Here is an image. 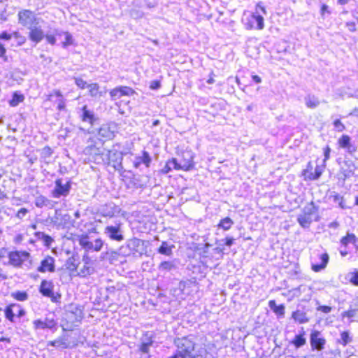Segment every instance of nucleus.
Instances as JSON below:
<instances>
[{
	"instance_id": "f257e3e1",
	"label": "nucleus",
	"mask_w": 358,
	"mask_h": 358,
	"mask_svg": "<svg viewBox=\"0 0 358 358\" xmlns=\"http://www.w3.org/2000/svg\"><path fill=\"white\" fill-rule=\"evenodd\" d=\"M173 343L177 347L176 354L179 358H199L196 355L195 343L189 336L177 338Z\"/></svg>"
},
{
	"instance_id": "f03ea898",
	"label": "nucleus",
	"mask_w": 358,
	"mask_h": 358,
	"mask_svg": "<svg viewBox=\"0 0 358 358\" xmlns=\"http://www.w3.org/2000/svg\"><path fill=\"white\" fill-rule=\"evenodd\" d=\"M78 243L85 253L99 252L103 246V241L101 238L92 239L87 234L80 236Z\"/></svg>"
},
{
	"instance_id": "7ed1b4c3",
	"label": "nucleus",
	"mask_w": 358,
	"mask_h": 358,
	"mask_svg": "<svg viewBox=\"0 0 358 358\" xmlns=\"http://www.w3.org/2000/svg\"><path fill=\"white\" fill-rule=\"evenodd\" d=\"M17 17L18 23L27 29L33 27L34 25H38L41 20V18L37 17L33 11L27 9L20 11Z\"/></svg>"
},
{
	"instance_id": "20e7f679",
	"label": "nucleus",
	"mask_w": 358,
	"mask_h": 358,
	"mask_svg": "<svg viewBox=\"0 0 358 358\" xmlns=\"http://www.w3.org/2000/svg\"><path fill=\"white\" fill-rule=\"evenodd\" d=\"M71 189V182L68 180L66 182H63L62 178H58L55 182V187L51 191V195L53 198H60L62 196H67Z\"/></svg>"
},
{
	"instance_id": "39448f33",
	"label": "nucleus",
	"mask_w": 358,
	"mask_h": 358,
	"mask_svg": "<svg viewBox=\"0 0 358 358\" xmlns=\"http://www.w3.org/2000/svg\"><path fill=\"white\" fill-rule=\"evenodd\" d=\"M30 254L27 251H12L8 255L9 264L14 267H21L22 264L29 260Z\"/></svg>"
},
{
	"instance_id": "423d86ee",
	"label": "nucleus",
	"mask_w": 358,
	"mask_h": 358,
	"mask_svg": "<svg viewBox=\"0 0 358 358\" xmlns=\"http://www.w3.org/2000/svg\"><path fill=\"white\" fill-rule=\"evenodd\" d=\"M329 257L327 252H317L315 257L311 258V268L315 272H320L327 267Z\"/></svg>"
},
{
	"instance_id": "0eeeda50",
	"label": "nucleus",
	"mask_w": 358,
	"mask_h": 358,
	"mask_svg": "<svg viewBox=\"0 0 358 358\" xmlns=\"http://www.w3.org/2000/svg\"><path fill=\"white\" fill-rule=\"evenodd\" d=\"M57 322L54 316H46L44 320H36L33 322V327L35 330L38 329H56Z\"/></svg>"
},
{
	"instance_id": "6e6552de",
	"label": "nucleus",
	"mask_w": 358,
	"mask_h": 358,
	"mask_svg": "<svg viewBox=\"0 0 358 358\" xmlns=\"http://www.w3.org/2000/svg\"><path fill=\"white\" fill-rule=\"evenodd\" d=\"M191 168V162H187L183 164L178 163L176 158H172L166 162L162 169V172L164 174L169 173L173 169L176 170L189 171Z\"/></svg>"
},
{
	"instance_id": "1a4fd4ad",
	"label": "nucleus",
	"mask_w": 358,
	"mask_h": 358,
	"mask_svg": "<svg viewBox=\"0 0 358 358\" xmlns=\"http://www.w3.org/2000/svg\"><path fill=\"white\" fill-rule=\"evenodd\" d=\"M104 233L111 240L116 241H122L124 240L120 223L116 224L115 225H108L105 228Z\"/></svg>"
},
{
	"instance_id": "9d476101",
	"label": "nucleus",
	"mask_w": 358,
	"mask_h": 358,
	"mask_svg": "<svg viewBox=\"0 0 358 358\" xmlns=\"http://www.w3.org/2000/svg\"><path fill=\"white\" fill-rule=\"evenodd\" d=\"M310 343L312 350L320 351L324 348L326 344V340L322 336L321 332L314 330L311 332L310 336Z\"/></svg>"
},
{
	"instance_id": "9b49d317",
	"label": "nucleus",
	"mask_w": 358,
	"mask_h": 358,
	"mask_svg": "<svg viewBox=\"0 0 358 358\" xmlns=\"http://www.w3.org/2000/svg\"><path fill=\"white\" fill-rule=\"evenodd\" d=\"M55 259L50 255H47L41 260L40 266L37 268V271L40 273H53L55 271Z\"/></svg>"
},
{
	"instance_id": "f8f14e48",
	"label": "nucleus",
	"mask_w": 358,
	"mask_h": 358,
	"mask_svg": "<svg viewBox=\"0 0 358 358\" xmlns=\"http://www.w3.org/2000/svg\"><path fill=\"white\" fill-rule=\"evenodd\" d=\"M115 129L116 125L114 123L103 124L98 131V135L103 138V141L110 140L115 136Z\"/></svg>"
},
{
	"instance_id": "ddd939ff",
	"label": "nucleus",
	"mask_w": 358,
	"mask_h": 358,
	"mask_svg": "<svg viewBox=\"0 0 358 358\" xmlns=\"http://www.w3.org/2000/svg\"><path fill=\"white\" fill-rule=\"evenodd\" d=\"M67 317L73 322H80L83 317V309L80 306L71 304L69 306Z\"/></svg>"
},
{
	"instance_id": "4468645a",
	"label": "nucleus",
	"mask_w": 358,
	"mask_h": 358,
	"mask_svg": "<svg viewBox=\"0 0 358 358\" xmlns=\"http://www.w3.org/2000/svg\"><path fill=\"white\" fill-rule=\"evenodd\" d=\"M264 27V17L257 13H253L248 19L247 29L262 30Z\"/></svg>"
},
{
	"instance_id": "2eb2a0df",
	"label": "nucleus",
	"mask_w": 358,
	"mask_h": 358,
	"mask_svg": "<svg viewBox=\"0 0 358 358\" xmlns=\"http://www.w3.org/2000/svg\"><path fill=\"white\" fill-rule=\"evenodd\" d=\"M28 29H29V38L36 44H38L44 38L45 34L39 24L38 25H34L33 27L29 28Z\"/></svg>"
},
{
	"instance_id": "dca6fc26",
	"label": "nucleus",
	"mask_w": 358,
	"mask_h": 358,
	"mask_svg": "<svg viewBox=\"0 0 358 358\" xmlns=\"http://www.w3.org/2000/svg\"><path fill=\"white\" fill-rule=\"evenodd\" d=\"M80 118L83 122H88L91 125H93L98 120V118L95 116L94 112L88 109L86 105L83 106L81 108Z\"/></svg>"
},
{
	"instance_id": "f3484780",
	"label": "nucleus",
	"mask_w": 358,
	"mask_h": 358,
	"mask_svg": "<svg viewBox=\"0 0 358 358\" xmlns=\"http://www.w3.org/2000/svg\"><path fill=\"white\" fill-rule=\"evenodd\" d=\"M55 96L57 97V100L55 102L57 103V108L58 110L62 111L66 109V99L63 96L60 90H55L48 96L47 100L50 101H52L53 96Z\"/></svg>"
},
{
	"instance_id": "a211bd4d",
	"label": "nucleus",
	"mask_w": 358,
	"mask_h": 358,
	"mask_svg": "<svg viewBox=\"0 0 358 358\" xmlns=\"http://www.w3.org/2000/svg\"><path fill=\"white\" fill-rule=\"evenodd\" d=\"M53 288L54 285L52 281L43 280L41 282L39 292L44 296L54 298Z\"/></svg>"
},
{
	"instance_id": "6ab92c4d",
	"label": "nucleus",
	"mask_w": 358,
	"mask_h": 358,
	"mask_svg": "<svg viewBox=\"0 0 358 358\" xmlns=\"http://www.w3.org/2000/svg\"><path fill=\"white\" fill-rule=\"evenodd\" d=\"M55 34L58 36H64V41L62 43V46L63 48L65 49L69 45H72L74 44V39L69 32L64 31L62 30H56Z\"/></svg>"
},
{
	"instance_id": "aec40b11",
	"label": "nucleus",
	"mask_w": 358,
	"mask_h": 358,
	"mask_svg": "<svg viewBox=\"0 0 358 358\" xmlns=\"http://www.w3.org/2000/svg\"><path fill=\"white\" fill-rule=\"evenodd\" d=\"M117 206H116L114 203H108L103 206L101 208V213L104 217H113L114 215L118 212Z\"/></svg>"
},
{
	"instance_id": "412c9836",
	"label": "nucleus",
	"mask_w": 358,
	"mask_h": 358,
	"mask_svg": "<svg viewBox=\"0 0 358 358\" xmlns=\"http://www.w3.org/2000/svg\"><path fill=\"white\" fill-rule=\"evenodd\" d=\"M313 220L317 221L318 219L317 217L313 218L309 215H306L303 213L299 215L297 217V221L299 224L303 228H308L312 223Z\"/></svg>"
},
{
	"instance_id": "4be33fe9",
	"label": "nucleus",
	"mask_w": 358,
	"mask_h": 358,
	"mask_svg": "<svg viewBox=\"0 0 358 358\" xmlns=\"http://www.w3.org/2000/svg\"><path fill=\"white\" fill-rule=\"evenodd\" d=\"M358 238L354 234L348 233L347 235L341 239L342 247H347L348 244L352 243L355 245L356 250H358V245L356 244Z\"/></svg>"
},
{
	"instance_id": "5701e85b",
	"label": "nucleus",
	"mask_w": 358,
	"mask_h": 358,
	"mask_svg": "<svg viewBox=\"0 0 358 358\" xmlns=\"http://www.w3.org/2000/svg\"><path fill=\"white\" fill-rule=\"evenodd\" d=\"M318 207L312 201L304 206L302 213L317 218Z\"/></svg>"
},
{
	"instance_id": "b1692460",
	"label": "nucleus",
	"mask_w": 358,
	"mask_h": 358,
	"mask_svg": "<svg viewBox=\"0 0 358 358\" xmlns=\"http://www.w3.org/2000/svg\"><path fill=\"white\" fill-rule=\"evenodd\" d=\"M34 236L37 240L42 241L43 245L48 248H50L52 243L54 241L53 238L50 236L45 234L44 232L37 231L34 234Z\"/></svg>"
},
{
	"instance_id": "393cba45",
	"label": "nucleus",
	"mask_w": 358,
	"mask_h": 358,
	"mask_svg": "<svg viewBox=\"0 0 358 358\" xmlns=\"http://www.w3.org/2000/svg\"><path fill=\"white\" fill-rule=\"evenodd\" d=\"M175 248V245L171 244L170 245L166 241H163L158 248L157 251L159 254L164 255L166 256H171L173 254V249Z\"/></svg>"
},
{
	"instance_id": "a878e982",
	"label": "nucleus",
	"mask_w": 358,
	"mask_h": 358,
	"mask_svg": "<svg viewBox=\"0 0 358 358\" xmlns=\"http://www.w3.org/2000/svg\"><path fill=\"white\" fill-rule=\"evenodd\" d=\"M326 168V164L322 163V164H317L315 168L313 173H310L308 175V180H318L322 176Z\"/></svg>"
},
{
	"instance_id": "bb28decb",
	"label": "nucleus",
	"mask_w": 358,
	"mask_h": 358,
	"mask_svg": "<svg viewBox=\"0 0 358 358\" xmlns=\"http://www.w3.org/2000/svg\"><path fill=\"white\" fill-rule=\"evenodd\" d=\"M304 101L306 106L311 109L317 108L320 103V101L318 99V98L313 94H308L304 98Z\"/></svg>"
},
{
	"instance_id": "cd10ccee",
	"label": "nucleus",
	"mask_w": 358,
	"mask_h": 358,
	"mask_svg": "<svg viewBox=\"0 0 358 358\" xmlns=\"http://www.w3.org/2000/svg\"><path fill=\"white\" fill-rule=\"evenodd\" d=\"M292 317L300 324L307 323L309 321L306 313L304 311L300 310L294 311L292 313Z\"/></svg>"
},
{
	"instance_id": "c85d7f7f",
	"label": "nucleus",
	"mask_w": 358,
	"mask_h": 358,
	"mask_svg": "<svg viewBox=\"0 0 358 358\" xmlns=\"http://www.w3.org/2000/svg\"><path fill=\"white\" fill-rule=\"evenodd\" d=\"M269 308L278 315L284 316L285 307L283 304L277 305L275 300L268 302Z\"/></svg>"
},
{
	"instance_id": "c756f323",
	"label": "nucleus",
	"mask_w": 358,
	"mask_h": 358,
	"mask_svg": "<svg viewBox=\"0 0 358 358\" xmlns=\"http://www.w3.org/2000/svg\"><path fill=\"white\" fill-rule=\"evenodd\" d=\"M234 224V222L230 217H226L220 220L217 227L218 229H222L224 231H228L231 228Z\"/></svg>"
},
{
	"instance_id": "7c9ffc66",
	"label": "nucleus",
	"mask_w": 358,
	"mask_h": 358,
	"mask_svg": "<svg viewBox=\"0 0 358 358\" xmlns=\"http://www.w3.org/2000/svg\"><path fill=\"white\" fill-rule=\"evenodd\" d=\"M61 216L62 220H64V222L66 221H69L71 218L70 215L69 214H64L61 215L58 213V210H55V215L50 218V222L53 224L54 225L60 226L61 223L58 222L59 217Z\"/></svg>"
},
{
	"instance_id": "2f4dec72",
	"label": "nucleus",
	"mask_w": 358,
	"mask_h": 358,
	"mask_svg": "<svg viewBox=\"0 0 358 358\" xmlns=\"http://www.w3.org/2000/svg\"><path fill=\"white\" fill-rule=\"evenodd\" d=\"M352 341V337L350 336L348 331H344L341 334V338L337 341V343L342 345L343 346L347 345Z\"/></svg>"
},
{
	"instance_id": "473e14b6",
	"label": "nucleus",
	"mask_w": 358,
	"mask_h": 358,
	"mask_svg": "<svg viewBox=\"0 0 358 358\" xmlns=\"http://www.w3.org/2000/svg\"><path fill=\"white\" fill-rule=\"evenodd\" d=\"M24 99L23 94H20L17 92H14L12 99L9 101L10 106L15 107L19 105L20 103L22 102Z\"/></svg>"
},
{
	"instance_id": "72a5a7b5",
	"label": "nucleus",
	"mask_w": 358,
	"mask_h": 358,
	"mask_svg": "<svg viewBox=\"0 0 358 358\" xmlns=\"http://www.w3.org/2000/svg\"><path fill=\"white\" fill-rule=\"evenodd\" d=\"M10 296L18 301H25L29 298V295L25 291L13 292L11 293Z\"/></svg>"
},
{
	"instance_id": "f704fd0d",
	"label": "nucleus",
	"mask_w": 358,
	"mask_h": 358,
	"mask_svg": "<svg viewBox=\"0 0 358 358\" xmlns=\"http://www.w3.org/2000/svg\"><path fill=\"white\" fill-rule=\"evenodd\" d=\"M87 88L89 89V92L92 97L102 96V92L99 91V85L97 83L89 84Z\"/></svg>"
},
{
	"instance_id": "c9c22d12",
	"label": "nucleus",
	"mask_w": 358,
	"mask_h": 358,
	"mask_svg": "<svg viewBox=\"0 0 358 358\" xmlns=\"http://www.w3.org/2000/svg\"><path fill=\"white\" fill-rule=\"evenodd\" d=\"M296 348H299L304 345L306 343V339L303 336V334H297L294 336V338L291 342Z\"/></svg>"
},
{
	"instance_id": "e433bc0d",
	"label": "nucleus",
	"mask_w": 358,
	"mask_h": 358,
	"mask_svg": "<svg viewBox=\"0 0 358 358\" xmlns=\"http://www.w3.org/2000/svg\"><path fill=\"white\" fill-rule=\"evenodd\" d=\"M175 268V264L173 262L164 261L162 262L158 266V269L161 272L170 271Z\"/></svg>"
},
{
	"instance_id": "4c0bfd02",
	"label": "nucleus",
	"mask_w": 358,
	"mask_h": 358,
	"mask_svg": "<svg viewBox=\"0 0 358 358\" xmlns=\"http://www.w3.org/2000/svg\"><path fill=\"white\" fill-rule=\"evenodd\" d=\"M15 306V304H10L7 306L4 310L5 317L10 322H14L15 313L13 310V307Z\"/></svg>"
},
{
	"instance_id": "58836bf2",
	"label": "nucleus",
	"mask_w": 358,
	"mask_h": 358,
	"mask_svg": "<svg viewBox=\"0 0 358 358\" xmlns=\"http://www.w3.org/2000/svg\"><path fill=\"white\" fill-rule=\"evenodd\" d=\"M142 243V241L137 238H134L132 239H130L127 242V247L133 250V251H137V248L139 247V245Z\"/></svg>"
},
{
	"instance_id": "ea45409f",
	"label": "nucleus",
	"mask_w": 358,
	"mask_h": 358,
	"mask_svg": "<svg viewBox=\"0 0 358 358\" xmlns=\"http://www.w3.org/2000/svg\"><path fill=\"white\" fill-rule=\"evenodd\" d=\"M57 29L49 30L45 34L44 38L46 39L47 42L52 45H55L56 43V34L55 31Z\"/></svg>"
},
{
	"instance_id": "a19ab883",
	"label": "nucleus",
	"mask_w": 358,
	"mask_h": 358,
	"mask_svg": "<svg viewBox=\"0 0 358 358\" xmlns=\"http://www.w3.org/2000/svg\"><path fill=\"white\" fill-rule=\"evenodd\" d=\"M66 266L70 271H76L78 268V264L76 263V259L73 257H69L66 262Z\"/></svg>"
},
{
	"instance_id": "79ce46f5",
	"label": "nucleus",
	"mask_w": 358,
	"mask_h": 358,
	"mask_svg": "<svg viewBox=\"0 0 358 358\" xmlns=\"http://www.w3.org/2000/svg\"><path fill=\"white\" fill-rule=\"evenodd\" d=\"M347 278L352 285L358 286V270L348 273Z\"/></svg>"
},
{
	"instance_id": "37998d69",
	"label": "nucleus",
	"mask_w": 358,
	"mask_h": 358,
	"mask_svg": "<svg viewBox=\"0 0 358 358\" xmlns=\"http://www.w3.org/2000/svg\"><path fill=\"white\" fill-rule=\"evenodd\" d=\"M117 252L115 251H107L101 254V259H108L111 263L117 258Z\"/></svg>"
},
{
	"instance_id": "c03bdc74",
	"label": "nucleus",
	"mask_w": 358,
	"mask_h": 358,
	"mask_svg": "<svg viewBox=\"0 0 358 358\" xmlns=\"http://www.w3.org/2000/svg\"><path fill=\"white\" fill-rule=\"evenodd\" d=\"M351 143V138L348 135H343L338 139V144L342 148H345Z\"/></svg>"
},
{
	"instance_id": "a18cd8bd",
	"label": "nucleus",
	"mask_w": 358,
	"mask_h": 358,
	"mask_svg": "<svg viewBox=\"0 0 358 358\" xmlns=\"http://www.w3.org/2000/svg\"><path fill=\"white\" fill-rule=\"evenodd\" d=\"M138 159L141 160V164H144L146 167L150 166L152 159L147 151H143L142 156L139 157Z\"/></svg>"
},
{
	"instance_id": "49530a36",
	"label": "nucleus",
	"mask_w": 358,
	"mask_h": 358,
	"mask_svg": "<svg viewBox=\"0 0 358 358\" xmlns=\"http://www.w3.org/2000/svg\"><path fill=\"white\" fill-rule=\"evenodd\" d=\"M49 200L43 196H39L36 197L35 201V205L38 208H42L47 206Z\"/></svg>"
},
{
	"instance_id": "de8ad7c7",
	"label": "nucleus",
	"mask_w": 358,
	"mask_h": 358,
	"mask_svg": "<svg viewBox=\"0 0 358 358\" xmlns=\"http://www.w3.org/2000/svg\"><path fill=\"white\" fill-rule=\"evenodd\" d=\"M334 202L337 203L339 207L342 209L348 208V206L345 204L343 196L340 194H336L334 196Z\"/></svg>"
},
{
	"instance_id": "09e8293b",
	"label": "nucleus",
	"mask_w": 358,
	"mask_h": 358,
	"mask_svg": "<svg viewBox=\"0 0 358 358\" xmlns=\"http://www.w3.org/2000/svg\"><path fill=\"white\" fill-rule=\"evenodd\" d=\"M313 166L312 164V163L310 162H309L306 166V168L303 171V176L304 177V179L306 180H308V175L310 174V173H313Z\"/></svg>"
},
{
	"instance_id": "8fccbe9b",
	"label": "nucleus",
	"mask_w": 358,
	"mask_h": 358,
	"mask_svg": "<svg viewBox=\"0 0 358 358\" xmlns=\"http://www.w3.org/2000/svg\"><path fill=\"white\" fill-rule=\"evenodd\" d=\"M85 152L87 153L90 154H95V155H99L100 154V150L99 148H96L95 145H90L86 147Z\"/></svg>"
},
{
	"instance_id": "3c124183",
	"label": "nucleus",
	"mask_w": 358,
	"mask_h": 358,
	"mask_svg": "<svg viewBox=\"0 0 358 358\" xmlns=\"http://www.w3.org/2000/svg\"><path fill=\"white\" fill-rule=\"evenodd\" d=\"M75 83L81 89L87 88V85H89L81 78H75Z\"/></svg>"
},
{
	"instance_id": "603ef678",
	"label": "nucleus",
	"mask_w": 358,
	"mask_h": 358,
	"mask_svg": "<svg viewBox=\"0 0 358 358\" xmlns=\"http://www.w3.org/2000/svg\"><path fill=\"white\" fill-rule=\"evenodd\" d=\"M52 154V150L49 146H45L43 148L41 151V156L43 158H48L50 157Z\"/></svg>"
},
{
	"instance_id": "864d4df0",
	"label": "nucleus",
	"mask_w": 358,
	"mask_h": 358,
	"mask_svg": "<svg viewBox=\"0 0 358 358\" xmlns=\"http://www.w3.org/2000/svg\"><path fill=\"white\" fill-rule=\"evenodd\" d=\"M28 212L29 210L27 208H21L16 213V217H17L19 220H22L28 213Z\"/></svg>"
},
{
	"instance_id": "5fc2aeb1",
	"label": "nucleus",
	"mask_w": 358,
	"mask_h": 358,
	"mask_svg": "<svg viewBox=\"0 0 358 358\" xmlns=\"http://www.w3.org/2000/svg\"><path fill=\"white\" fill-rule=\"evenodd\" d=\"M334 126L338 131H342L345 129L344 124L338 119L334 122Z\"/></svg>"
},
{
	"instance_id": "6e6d98bb",
	"label": "nucleus",
	"mask_w": 358,
	"mask_h": 358,
	"mask_svg": "<svg viewBox=\"0 0 358 358\" xmlns=\"http://www.w3.org/2000/svg\"><path fill=\"white\" fill-rule=\"evenodd\" d=\"M110 96L112 100H117L121 98L117 87L110 90Z\"/></svg>"
},
{
	"instance_id": "4d7b16f0",
	"label": "nucleus",
	"mask_w": 358,
	"mask_h": 358,
	"mask_svg": "<svg viewBox=\"0 0 358 358\" xmlns=\"http://www.w3.org/2000/svg\"><path fill=\"white\" fill-rule=\"evenodd\" d=\"M150 343H141V346H140V350L141 352H142L143 353H149V351H150Z\"/></svg>"
},
{
	"instance_id": "13d9d810",
	"label": "nucleus",
	"mask_w": 358,
	"mask_h": 358,
	"mask_svg": "<svg viewBox=\"0 0 358 358\" xmlns=\"http://www.w3.org/2000/svg\"><path fill=\"white\" fill-rule=\"evenodd\" d=\"M357 310L355 309H351L348 311H345L342 313L343 317H346L348 318L355 317L356 315Z\"/></svg>"
},
{
	"instance_id": "bf43d9fd",
	"label": "nucleus",
	"mask_w": 358,
	"mask_h": 358,
	"mask_svg": "<svg viewBox=\"0 0 358 358\" xmlns=\"http://www.w3.org/2000/svg\"><path fill=\"white\" fill-rule=\"evenodd\" d=\"M7 12L4 6H1L0 7V20L2 22H5L7 20Z\"/></svg>"
},
{
	"instance_id": "052dcab7",
	"label": "nucleus",
	"mask_w": 358,
	"mask_h": 358,
	"mask_svg": "<svg viewBox=\"0 0 358 358\" xmlns=\"http://www.w3.org/2000/svg\"><path fill=\"white\" fill-rule=\"evenodd\" d=\"M330 152H331V148H329V145H327L324 148V158L323 159V162L322 163H324L326 164V162L329 159L330 157Z\"/></svg>"
},
{
	"instance_id": "680f3d73",
	"label": "nucleus",
	"mask_w": 358,
	"mask_h": 358,
	"mask_svg": "<svg viewBox=\"0 0 358 358\" xmlns=\"http://www.w3.org/2000/svg\"><path fill=\"white\" fill-rule=\"evenodd\" d=\"M122 89L125 96H132L133 94H136V92L130 87L122 86Z\"/></svg>"
},
{
	"instance_id": "e2e57ef3",
	"label": "nucleus",
	"mask_w": 358,
	"mask_h": 358,
	"mask_svg": "<svg viewBox=\"0 0 358 358\" xmlns=\"http://www.w3.org/2000/svg\"><path fill=\"white\" fill-rule=\"evenodd\" d=\"M220 242H224V245L231 247L234 243V238L232 237H226L224 239L220 240Z\"/></svg>"
},
{
	"instance_id": "0e129e2a",
	"label": "nucleus",
	"mask_w": 358,
	"mask_h": 358,
	"mask_svg": "<svg viewBox=\"0 0 358 358\" xmlns=\"http://www.w3.org/2000/svg\"><path fill=\"white\" fill-rule=\"evenodd\" d=\"M120 289V288L118 287V285L117 286H108L106 287L107 293L110 295L115 294V292Z\"/></svg>"
},
{
	"instance_id": "69168bd1",
	"label": "nucleus",
	"mask_w": 358,
	"mask_h": 358,
	"mask_svg": "<svg viewBox=\"0 0 358 358\" xmlns=\"http://www.w3.org/2000/svg\"><path fill=\"white\" fill-rule=\"evenodd\" d=\"M130 15L134 18H141L143 16V13L138 10L133 9L130 11Z\"/></svg>"
},
{
	"instance_id": "338daca9",
	"label": "nucleus",
	"mask_w": 358,
	"mask_h": 358,
	"mask_svg": "<svg viewBox=\"0 0 358 358\" xmlns=\"http://www.w3.org/2000/svg\"><path fill=\"white\" fill-rule=\"evenodd\" d=\"M346 27H348V30L351 32H355L356 31L357 29H356V24H355V22H346Z\"/></svg>"
},
{
	"instance_id": "774afa93",
	"label": "nucleus",
	"mask_w": 358,
	"mask_h": 358,
	"mask_svg": "<svg viewBox=\"0 0 358 358\" xmlns=\"http://www.w3.org/2000/svg\"><path fill=\"white\" fill-rule=\"evenodd\" d=\"M161 84L159 80H155L150 82V87L152 90H157L160 87Z\"/></svg>"
}]
</instances>
